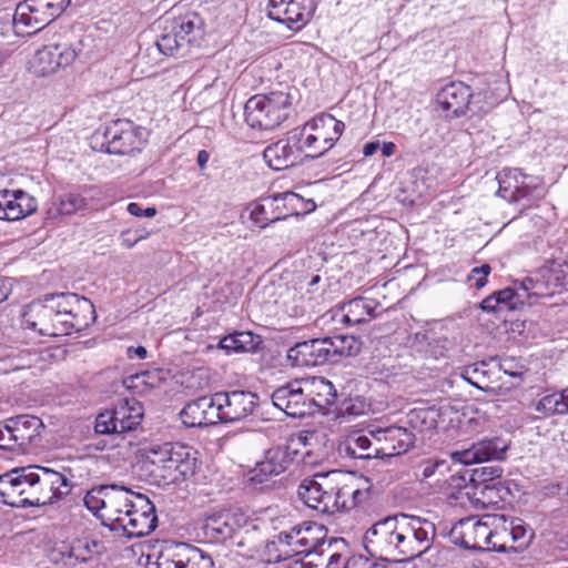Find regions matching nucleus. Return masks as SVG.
<instances>
[{
	"label": "nucleus",
	"mask_w": 568,
	"mask_h": 568,
	"mask_svg": "<svg viewBox=\"0 0 568 568\" xmlns=\"http://www.w3.org/2000/svg\"><path fill=\"white\" fill-rule=\"evenodd\" d=\"M84 313H94L90 300L75 293L48 294L26 306L22 325L42 336H64L87 325L81 320Z\"/></svg>",
	"instance_id": "obj_1"
},
{
	"label": "nucleus",
	"mask_w": 568,
	"mask_h": 568,
	"mask_svg": "<svg viewBox=\"0 0 568 568\" xmlns=\"http://www.w3.org/2000/svg\"><path fill=\"white\" fill-rule=\"evenodd\" d=\"M339 471L316 474L302 480L298 497L308 507L323 515H333L355 507L363 493L349 485L339 486Z\"/></svg>",
	"instance_id": "obj_2"
},
{
	"label": "nucleus",
	"mask_w": 568,
	"mask_h": 568,
	"mask_svg": "<svg viewBox=\"0 0 568 568\" xmlns=\"http://www.w3.org/2000/svg\"><path fill=\"white\" fill-rule=\"evenodd\" d=\"M142 468L158 484H175L195 473V452L185 445L153 444L142 449Z\"/></svg>",
	"instance_id": "obj_3"
},
{
	"label": "nucleus",
	"mask_w": 568,
	"mask_h": 568,
	"mask_svg": "<svg viewBox=\"0 0 568 568\" xmlns=\"http://www.w3.org/2000/svg\"><path fill=\"white\" fill-rule=\"evenodd\" d=\"M344 130V122L332 114L322 113L295 129L294 139L300 140L306 158L318 159L335 145Z\"/></svg>",
	"instance_id": "obj_4"
},
{
	"label": "nucleus",
	"mask_w": 568,
	"mask_h": 568,
	"mask_svg": "<svg viewBox=\"0 0 568 568\" xmlns=\"http://www.w3.org/2000/svg\"><path fill=\"white\" fill-rule=\"evenodd\" d=\"M292 95L285 90H274L251 97L244 105L246 123L253 129L272 130L287 116Z\"/></svg>",
	"instance_id": "obj_5"
},
{
	"label": "nucleus",
	"mask_w": 568,
	"mask_h": 568,
	"mask_svg": "<svg viewBox=\"0 0 568 568\" xmlns=\"http://www.w3.org/2000/svg\"><path fill=\"white\" fill-rule=\"evenodd\" d=\"M404 513L386 516L373 524L364 534L365 549L383 560L399 562Z\"/></svg>",
	"instance_id": "obj_6"
},
{
	"label": "nucleus",
	"mask_w": 568,
	"mask_h": 568,
	"mask_svg": "<svg viewBox=\"0 0 568 568\" xmlns=\"http://www.w3.org/2000/svg\"><path fill=\"white\" fill-rule=\"evenodd\" d=\"M204 37V21L196 12L165 20L163 33L156 41V47L164 55H174L185 51L189 45L199 43Z\"/></svg>",
	"instance_id": "obj_7"
},
{
	"label": "nucleus",
	"mask_w": 568,
	"mask_h": 568,
	"mask_svg": "<svg viewBox=\"0 0 568 568\" xmlns=\"http://www.w3.org/2000/svg\"><path fill=\"white\" fill-rule=\"evenodd\" d=\"M497 195L509 203L520 206L519 212L527 210L545 195V189L539 176L528 175L519 169L505 168L497 174Z\"/></svg>",
	"instance_id": "obj_8"
},
{
	"label": "nucleus",
	"mask_w": 568,
	"mask_h": 568,
	"mask_svg": "<svg viewBox=\"0 0 568 568\" xmlns=\"http://www.w3.org/2000/svg\"><path fill=\"white\" fill-rule=\"evenodd\" d=\"M92 143L99 151L125 155L139 151L143 142L133 122L119 119L95 131Z\"/></svg>",
	"instance_id": "obj_9"
},
{
	"label": "nucleus",
	"mask_w": 568,
	"mask_h": 568,
	"mask_svg": "<svg viewBox=\"0 0 568 568\" xmlns=\"http://www.w3.org/2000/svg\"><path fill=\"white\" fill-rule=\"evenodd\" d=\"M70 0H26L13 14L14 27L27 34L36 33L59 18Z\"/></svg>",
	"instance_id": "obj_10"
},
{
	"label": "nucleus",
	"mask_w": 568,
	"mask_h": 568,
	"mask_svg": "<svg viewBox=\"0 0 568 568\" xmlns=\"http://www.w3.org/2000/svg\"><path fill=\"white\" fill-rule=\"evenodd\" d=\"M306 436L298 435L285 445L273 446L264 452L263 458L255 464L252 470V480L263 484L274 476L284 473L293 460L300 455L298 447L306 446ZM308 452L301 453L304 459Z\"/></svg>",
	"instance_id": "obj_11"
},
{
	"label": "nucleus",
	"mask_w": 568,
	"mask_h": 568,
	"mask_svg": "<svg viewBox=\"0 0 568 568\" xmlns=\"http://www.w3.org/2000/svg\"><path fill=\"white\" fill-rule=\"evenodd\" d=\"M34 477L33 507L53 505L67 497L73 487L69 471H58L49 467L32 465Z\"/></svg>",
	"instance_id": "obj_12"
},
{
	"label": "nucleus",
	"mask_w": 568,
	"mask_h": 568,
	"mask_svg": "<svg viewBox=\"0 0 568 568\" xmlns=\"http://www.w3.org/2000/svg\"><path fill=\"white\" fill-rule=\"evenodd\" d=\"M144 416L143 406L136 399H124L111 409H105L95 418L98 434L112 435L132 432L138 428Z\"/></svg>",
	"instance_id": "obj_13"
},
{
	"label": "nucleus",
	"mask_w": 568,
	"mask_h": 568,
	"mask_svg": "<svg viewBox=\"0 0 568 568\" xmlns=\"http://www.w3.org/2000/svg\"><path fill=\"white\" fill-rule=\"evenodd\" d=\"M436 537L435 525L422 517L404 514L399 562L409 561L428 551Z\"/></svg>",
	"instance_id": "obj_14"
},
{
	"label": "nucleus",
	"mask_w": 568,
	"mask_h": 568,
	"mask_svg": "<svg viewBox=\"0 0 568 568\" xmlns=\"http://www.w3.org/2000/svg\"><path fill=\"white\" fill-rule=\"evenodd\" d=\"M566 285H568V262H548L532 275L520 280V288L528 291L532 297L552 296Z\"/></svg>",
	"instance_id": "obj_15"
},
{
	"label": "nucleus",
	"mask_w": 568,
	"mask_h": 568,
	"mask_svg": "<svg viewBox=\"0 0 568 568\" xmlns=\"http://www.w3.org/2000/svg\"><path fill=\"white\" fill-rule=\"evenodd\" d=\"M323 526L310 525L294 526L290 530L281 531L277 535L280 556L285 558L297 555H310L323 547L326 541L315 532H322Z\"/></svg>",
	"instance_id": "obj_16"
},
{
	"label": "nucleus",
	"mask_w": 568,
	"mask_h": 568,
	"mask_svg": "<svg viewBox=\"0 0 568 568\" xmlns=\"http://www.w3.org/2000/svg\"><path fill=\"white\" fill-rule=\"evenodd\" d=\"M315 9V0H270L267 17L296 32L311 21Z\"/></svg>",
	"instance_id": "obj_17"
},
{
	"label": "nucleus",
	"mask_w": 568,
	"mask_h": 568,
	"mask_svg": "<svg viewBox=\"0 0 568 568\" xmlns=\"http://www.w3.org/2000/svg\"><path fill=\"white\" fill-rule=\"evenodd\" d=\"M221 423H235L252 416L258 407L260 397L251 390L234 389L215 393Z\"/></svg>",
	"instance_id": "obj_18"
},
{
	"label": "nucleus",
	"mask_w": 568,
	"mask_h": 568,
	"mask_svg": "<svg viewBox=\"0 0 568 568\" xmlns=\"http://www.w3.org/2000/svg\"><path fill=\"white\" fill-rule=\"evenodd\" d=\"M489 519H491V515L460 519L450 530L453 541L465 549H487L489 547V527L493 525Z\"/></svg>",
	"instance_id": "obj_19"
},
{
	"label": "nucleus",
	"mask_w": 568,
	"mask_h": 568,
	"mask_svg": "<svg viewBox=\"0 0 568 568\" xmlns=\"http://www.w3.org/2000/svg\"><path fill=\"white\" fill-rule=\"evenodd\" d=\"M134 503V508L126 511L124 517H118V530H122L129 538L146 536L158 525L155 507L146 496H138Z\"/></svg>",
	"instance_id": "obj_20"
},
{
	"label": "nucleus",
	"mask_w": 568,
	"mask_h": 568,
	"mask_svg": "<svg viewBox=\"0 0 568 568\" xmlns=\"http://www.w3.org/2000/svg\"><path fill=\"white\" fill-rule=\"evenodd\" d=\"M509 446V440L500 436L486 437L468 448L453 452L450 456L454 462L463 465L500 462L506 459Z\"/></svg>",
	"instance_id": "obj_21"
},
{
	"label": "nucleus",
	"mask_w": 568,
	"mask_h": 568,
	"mask_svg": "<svg viewBox=\"0 0 568 568\" xmlns=\"http://www.w3.org/2000/svg\"><path fill=\"white\" fill-rule=\"evenodd\" d=\"M271 399L273 405L288 417L302 418L312 415L303 379H295L277 387Z\"/></svg>",
	"instance_id": "obj_22"
},
{
	"label": "nucleus",
	"mask_w": 568,
	"mask_h": 568,
	"mask_svg": "<svg viewBox=\"0 0 568 568\" xmlns=\"http://www.w3.org/2000/svg\"><path fill=\"white\" fill-rule=\"evenodd\" d=\"M376 444L378 458L393 457L406 453L414 445V435L407 428L389 426L368 429Z\"/></svg>",
	"instance_id": "obj_23"
},
{
	"label": "nucleus",
	"mask_w": 568,
	"mask_h": 568,
	"mask_svg": "<svg viewBox=\"0 0 568 568\" xmlns=\"http://www.w3.org/2000/svg\"><path fill=\"white\" fill-rule=\"evenodd\" d=\"M304 149L300 140L294 139V130L286 139H281L265 148L263 158L275 171L285 170L302 162Z\"/></svg>",
	"instance_id": "obj_24"
},
{
	"label": "nucleus",
	"mask_w": 568,
	"mask_h": 568,
	"mask_svg": "<svg viewBox=\"0 0 568 568\" xmlns=\"http://www.w3.org/2000/svg\"><path fill=\"white\" fill-rule=\"evenodd\" d=\"M74 48L67 44H50L39 49L33 59L34 73L44 77L54 73L60 68L70 65L77 58Z\"/></svg>",
	"instance_id": "obj_25"
},
{
	"label": "nucleus",
	"mask_w": 568,
	"mask_h": 568,
	"mask_svg": "<svg viewBox=\"0 0 568 568\" xmlns=\"http://www.w3.org/2000/svg\"><path fill=\"white\" fill-rule=\"evenodd\" d=\"M383 308L378 301L357 296L337 304L334 316L347 325H359L376 318Z\"/></svg>",
	"instance_id": "obj_26"
},
{
	"label": "nucleus",
	"mask_w": 568,
	"mask_h": 568,
	"mask_svg": "<svg viewBox=\"0 0 568 568\" xmlns=\"http://www.w3.org/2000/svg\"><path fill=\"white\" fill-rule=\"evenodd\" d=\"M179 415L182 424L190 428H202L221 423L215 394L190 400Z\"/></svg>",
	"instance_id": "obj_27"
},
{
	"label": "nucleus",
	"mask_w": 568,
	"mask_h": 568,
	"mask_svg": "<svg viewBox=\"0 0 568 568\" xmlns=\"http://www.w3.org/2000/svg\"><path fill=\"white\" fill-rule=\"evenodd\" d=\"M328 338H314L295 344L287 351V359L295 367L320 366L332 362Z\"/></svg>",
	"instance_id": "obj_28"
},
{
	"label": "nucleus",
	"mask_w": 568,
	"mask_h": 568,
	"mask_svg": "<svg viewBox=\"0 0 568 568\" xmlns=\"http://www.w3.org/2000/svg\"><path fill=\"white\" fill-rule=\"evenodd\" d=\"M531 297L528 291L520 288V281L516 280L513 287L494 292L484 298L479 307L490 314L509 313L520 310Z\"/></svg>",
	"instance_id": "obj_29"
},
{
	"label": "nucleus",
	"mask_w": 568,
	"mask_h": 568,
	"mask_svg": "<svg viewBox=\"0 0 568 568\" xmlns=\"http://www.w3.org/2000/svg\"><path fill=\"white\" fill-rule=\"evenodd\" d=\"M471 89L463 82H452L437 93V104L448 118L464 115L468 109Z\"/></svg>",
	"instance_id": "obj_30"
},
{
	"label": "nucleus",
	"mask_w": 568,
	"mask_h": 568,
	"mask_svg": "<svg viewBox=\"0 0 568 568\" xmlns=\"http://www.w3.org/2000/svg\"><path fill=\"white\" fill-rule=\"evenodd\" d=\"M305 393L311 404V414L323 412L337 400V392L331 381L325 377H312L303 379Z\"/></svg>",
	"instance_id": "obj_31"
},
{
	"label": "nucleus",
	"mask_w": 568,
	"mask_h": 568,
	"mask_svg": "<svg viewBox=\"0 0 568 568\" xmlns=\"http://www.w3.org/2000/svg\"><path fill=\"white\" fill-rule=\"evenodd\" d=\"M9 425L14 435L16 450L26 452L31 445L40 440L41 430L44 428L42 420L34 415H19L9 418Z\"/></svg>",
	"instance_id": "obj_32"
},
{
	"label": "nucleus",
	"mask_w": 568,
	"mask_h": 568,
	"mask_svg": "<svg viewBox=\"0 0 568 568\" xmlns=\"http://www.w3.org/2000/svg\"><path fill=\"white\" fill-rule=\"evenodd\" d=\"M142 494H136L124 486L109 485V493L106 497V511L103 517H106L111 521L110 526L112 530H118V517H124L126 511L129 513L134 508V500Z\"/></svg>",
	"instance_id": "obj_33"
},
{
	"label": "nucleus",
	"mask_w": 568,
	"mask_h": 568,
	"mask_svg": "<svg viewBox=\"0 0 568 568\" xmlns=\"http://www.w3.org/2000/svg\"><path fill=\"white\" fill-rule=\"evenodd\" d=\"M246 210L250 212V221L258 229L285 219L277 193L252 202Z\"/></svg>",
	"instance_id": "obj_34"
},
{
	"label": "nucleus",
	"mask_w": 568,
	"mask_h": 568,
	"mask_svg": "<svg viewBox=\"0 0 568 568\" xmlns=\"http://www.w3.org/2000/svg\"><path fill=\"white\" fill-rule=\"evenodd\" d=\"M203 532L212 542L221 544L240 531L235 517L230 513L214 514L204 520Z\"/></svg>",
	"instance_id": "obj_35"
},
{
	"label": "nucleus",
	"mask_w": 568,
	"mask_h": 568,
	"mask_svg": "<svg viewBox=\"0 0 568 568\" xmlns=\"http://www.w3.org/2000/svg\"><path fill=\"white\" fill-rule=\"evenodd\" d=\"M376 444L364 430H353L345 439L339 444L338 450L348 457L355 459H372L378 458V454H375Z\"/></svg>",
	"instance_id": "obj_36"
},
{
	"label": "nucleus",
	"mask_w": 568,
	"mask_h": 568,
	"mask_svg": "<svg viewBox=\"0 0 568 568\" xmlns=\"http://www.w3.org/2000/svg\"><path fill=\"white\" fill-rule=\"evenodd\" d=\"M532 409L541 417L568 414V387L542 396L532 405Z\"/></svg>",
	"instance_id": "obj_37"
},
{
	"label": "nucleus",
	"mask_w": 568,
	"mask_h": 568,
	"mask_svg": "<svg viewBox=\"0 0 568 568\" xmlns=\"http://www.w3.org/2000/svg\"><path fill=\"white\" fill-rule=\"evenodd\" d=\"M87 206V201L78 193H64L51 202L47 211L48 219L54 220L59 216L71 215Z\"/></svg>",
	"instance_id": "obj_38"
},
{
	"label": "nucleus",
	"mask_w": 568,
	"mask_h": 568,
	"mask_svg": "<svg viewBox=\"0 0 568 568\" xmlns=\"http://www.w3.org/2000/svg\"><path fill=\"white\" fill-rule=\"evenodd\" d=\"M491 525L489 527V547L488 550L497 552L511 551V540L508 530V518L503 515H491Z\"/></svg>",
	"instance_id": "obj_39"
},
{
	"label": "nucleus",
	"mask_w": 568,
	"mask_h": 568,
	"mask_svg": "<svg viewBox=\"0 0 568 568\" xmlns=\"http://www.w3.org/2000/svg\"><path fill=\"white\" fill-rule=\"evenodd\" d=\"M18 473L14 469L0 475V501L14 508H26L19 493Z\"/></svg>",
	"instance_id": "obj_40"
},
{
	"label": "nucleus",
	"mask_w": 568,
	"mask_h": 568,
	"mask_svg": "<svg viewBox=\"0 0 568 568\" xmlns=\"http://www.w3.org/2000/svg\"><path fill=\"white\" fill-rule=\"evenodd\" d=\"M262 343L261 337L251 332H236L220 341V347L226 352H255Z\"/></svg>",
	"instance_id": "obj_41"
},
{
	"label": "nucleus",
	"mask_w": 568,
	"mask_h": 568,
	"mask_svg": "<svg viewBox=\"0 0 568 568\" xmlns=\"http://www.w3.org/2000/svg\"><path fill=\"white\" fill-rule=\"evenodd\" d=\"M508 530L511 540V551H524L534 539V529L520 518L508 519Z\"/></svg>",
	"instance_id": "obj_42"
},
{
	"label": "nucleus",
	"mask_w": 568,
	"mask_h": 568,
	"mask_svg": "<svg viewBox=\"0 0 568 568\" xmlns=\"http://www.w3.org/2000/svg\"><path fill=\"white\" fill-rule=\"evenodd\" d=\"M327 338L332 362H337L341 357L355 356L361 351V342L355 336L336 335Z\"/></svg>",
	"instance_id": "obj_43"
},
{
	"label": "nucleus",
	"mask_w": 568,
	"mask_h": 568,
	"mask_svg": "<svg viewBox=\"0 0 568 568\" xmlns=\"http://www.w3.org/2000/svg\"><path fill=\"white\" fill-rule=\"evenodd\" d=\"M473 476L467 470L460 475L450 476L448 481L450 488L449 497L459 500L462 505H464L465 499L473 503V496L476 495Z\"/></svg>",
	"instance_id": "obj_44"
},
{
	"label": "nucleus",
	"mask_w": 568,
	"mask_h": 568,
	"mask_svg": "<svg viewBox=\"0 0 568 568\" xmlns=\"http://www.w3.org/2000/svg\"><path fill=\"white\" fill-rule=\"evenodd\" d=\"M179 559L182 568H214V561L209 554L187 544H180Z\"/></svg>",
	"instance_id": "obj_45"
},
{
	"label": "nucleus",
	"mask_w": 568,
	"mask_h": 568,
	"mask_svg": "<svg viewBox=\"0 0 568 568\" xmlns=\"http://www.w3.org/2000/svg\"><path fill=\"white\" fill-rule=\"evenodd\" d=\"M277 194L285 219L292 215H301L312 212L316 207L313 200H304L301 195L294 192Z\"/></svg>",
	"instance_id": "obj_46"
},
{
	"label": "nucleus",
	"mask_w": 568,
	"mask_h": 568,
	"mask_svg": "<svg viewBox=\"0 0 568 568\" xmlns=\"http://www.w3.org/2000/svg\"><path fill=\"white\" fill-rule=\"evenodd\" d=\"M509 495V490L503 483H491L486 484L480 489V497H473V505L481 504L483 507H488L489 505H497L499 501H504Z\"/></svg>",
	"instance_id": "obj_47"
},
{
	"label": "nucleus",
	"mask_w": 568,
	"mask_h": 568,
	"mask_svg": "<svg viewBox=\"0 0 568 568\" xmlns=\"http://www.w3.org/2000/svg\"><path fill=\"white\" fill-rule=\"evenodd\" d=\"M109 493V485H100L87 491L83 503L85 507L94 515L99 511H106V497Z\"/></svg>",
	"instance_id": "obj_48"
},
{
	"label": "nucleus",
	"mask_w": 568,
	"mask_h": 568,
	"mask_svg": "<svg viewBox=\"0 0 568 568\" xmlns=\"http://www.w3.org/2000/svg\"><path fill=\"white\" fill-rule=\"evenodd\" d=\"M14 471L18 474V483H19V493L23 497V504L27 507H33V494L31 493L34 489V483L31 481V478L34 477V469H32V465L22 468H14Z\"/></svg>",
	"instance_id": "obj_49"
},
{
	"label": "nucleus",
	"mask_w": 568,
	"mask_h": 568,
	"mask_svg": "<svg viewBox=\"0 0 568 568\" xmlns=\"http://www.w3.org/2000/svg\"><path fill=\"white\" fill-rule=\"evenodd\" d=\"M13 199H16L14 212H10L14 219L21 220L31 215L37 210V201L33 196L22 190H13Z\"/></svg>",
	"instance_id": "obj_50"
},
{
	"label": "nucleus",
	"mask_w": 568,
	"mask_h": 568,
	"mask_svg": "<svg viewBox=\"0 0 568 568\" xmlns=\"http://www.w3.org/2000/svg\"><path fill=\"white\" fill-rule=\"evenodd\" d=\"M13 199H16L14 212H10L14 219L21 220L31 215L37 210V201L33 196L22 190H13Z\"/></svg>",
	"instance_id": "obj_51"
},
{
	"label": "nucleus",
	"mask_w": 568,
	"mask_h": 568,
	"mask_svg": "<svg viewBox=\"0 0 568 568\" xmlns=\"http://www.w3.org/2000/svg\"><path fill=\"white\" fill-rule=\"evenodd\" d=\"M13 199H16L14 212H10L14 219L21 220L31 215L37 210V201L33 196L22 190H13Z\"/></svg>",
	"instance_id": "obj_52"
},
{
	"label": "nucleus",
	"mask_w": 568,
	"mask_h": 568,
	"mask_svg": "<svg viewBox=\"0 0 568 568\" xmlns=\"http://www.w3.org/2000/svg\"><path fill=\"white\" fill-rule=\"evenodd\" d=\"M464 379H466L473 386L479 389H486L485 381L487 378L486 364L484 362L468 366L463 373Z\"/></svg>",
	"instance_id": "obj_53"
},
{
	"label": "nucleus",
	"mask_w": 568,
	"mask_h": 568,
	"mask_svg": "<svg viewBox=\"0 0 568 568\" xmlns=\"http://www.w3.org/2000/svg\"><path fill=\"white\" fill-rule=\"evenodd\" d=\"M369 408V404L361 396L352 397L344 400L342 406L343 416H361Z\"/></svg>",
	"instance_id": "obj_54"
},
{
	"label": "nucleus",
	"mask_w": 568,
	"mask_h": 568,
	"mask_svg": "<svg viewBox=\"0 0 568 568\" xmlns=\"http://www.w3.org/2000/svg\"><path fill=\"white\" fill-rule=\"evenodd\" d=\"M28 351H20L18 348H10V351L2 357L10 362L12 369H22L31 366L32 358Z\"/></svg>",
	"instance_id": "obj_55"
},
{
	"label": "nucleus",
	"mask_w": 568,
	"mask_h": 568,
	"mask_svg": "<svg viewBox=\"0 0 568 568\" xmlns=\"http://www.w3.org/2000/svg\"><path fill=\"white\" fill-rule=\"evenodd\" d=\"M16 199L11 190L0 191V220L14 221L10 212H14Z\"/></svg>",
	"instance_id": "obj_56"
},
{
	"label": "nucleus",
	"mask_w": 568,
	"mask_h": 568,
	"mask_svg": "<svg viewBox=\"0 0 568 568\" xmlns=\"http://www.w3.org/2000/svg\"><path fill=\"white\" fill-rule=\"evenodd\" d=\"M180 544L173 550L161 552L158 558V568H182L180 562Z\"/></svg>",
	"instance_id": "obj_57"
},
{
	"label": "nucleus",
	"mask_w": 568,
	"mask_h": 568,
	"mask_svg": "<svg viewBox=\"0 0 568 568\" xmlns=\"http://www.w3.org/2000/svg\"><path fill=\"white\" fill-rule=\"evenodd\" d=\"M447 344V338H435L433 335L427 347L424 349V355L433 358L443 357L448 349Z\"/></svg>",
	"instance_id": "obj_58"
},
{
	"label": "nucleus",
	"mask_w": 568,
	"mask_h": 568,
	"mask_svg": "<svg viewBox=\"0 0 568 568\" xmlns=\"http://www.w3.org/2000/svg\"><path fill=\"white\" fill-rule=\"evenodd\" d=\"M503 468L498 465H489L476 468L474 476H477L483 481H493L503 475Z\"/></svg>",
	"instance_id": "obj_59"
},
{
	"label": "nucleus",
	"mask_w": 568,
	"mask_h": 568,
	"mask_svg": "<svg viewBox=\"0 0 568 568\" xmlns=\"http://www.w3.org/2000/svg\"><path fill=\"white\" fill-rule=\"evenodd\" d=\"M13 440L14 435L8 418L3 424H0V448L14 452L16 445H13Z\"/></svg>",
	"instance_id": "obj_60"
},
{
	"label": "nucleus",
	"mask_w": 568,
	"mask_h": 568,
	"mask_svg": "<svg viewBox=\"0 0 568 568\" xmlns=\"http://www.w3.org/2000/svg\"><path fill=\"white\" fill-rule=\"evenodd\" d=\"M343 568H385V566L371 560L362 555L349 557L343 565Z\"/></svg>",
	"instance_id": "obj_61"
},
{
	"label": "nucleus",
	"mask_w": 568,
	"mask_h": 568,
	"mask_svg": "<svg viewBox=\"0 0 568 568\" xmlns=\"http://www.w3.org/2000/svg\"><path fill=\"white\" fill-rule=\"evenodd\" d=\"M491 267L489 264H483L478 267H474L469 275V280L475 281L477 290L483 288L487 284V276L490 274Z\"/></svg>",
	"instance_id": "obj_62"
},
{
	"label": "nucleus",
	"mask_w": 568,
	"mask_h": 568,
	"mask_svg": "<svg viewBox=\"0 0 568 568\" xmlns=\"http://www.w3.org/2000/svg\"><path fill=\"white\" fill-rule=\"evenodd\" d=\"M128 212L136 217H153L156 214V209L153 206L142 209L140 204L131 202L126 207Z\"/></svg>",
	"instance_id": "obj_63"
},
{
	"label": "nucleus",
	"mask_w": 568,
	"mask_h": 568,
	"mask_svg": "<svg viewBox=\"0 0 568 568\" xmlns=\"http://www.w3.org/2000/svg\"><path fill=\"white\" fill-rule=\"evenodd\" d=\"M433 335V333L427 331L415 333L412 338L413 347H415L418 352L424 353V349L427 347L428 342H430Z\"/></svg>",
	"instance_id": "obj_64"
}]
</instances>
